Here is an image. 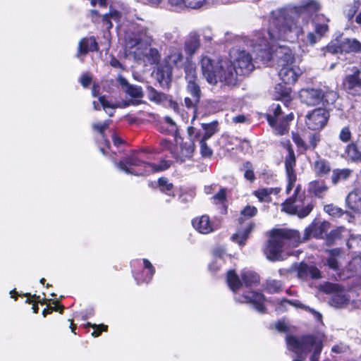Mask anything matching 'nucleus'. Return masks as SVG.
<instances>
[{
  "mask_svg": "<svg viewBox=\"0 0 361 361\" xmlns=\"http://www.w3.org/2000/svg\"><path fill=\"white\" fill-rule=\"evenodd\" d=\"M202 73L206 80L211 85L221 82L228 85H234L237 82L238 70L227 59L214 61L204 56L200 61Z\"/></svg>",
  "mask_w": 361,
  "mask_h": 361,
  "instance_id": "20e7f679",
  "label": "nucleus"
},
{
  "mask_svg": "<svg viewBox=\"0 0 361 361\" xmlns=\"http://www.w3.org/2000/svg\"><path fill=\"white\" fill-rule=\"evenodd\" d=\"M328 257L324 264L335 271L341 270V261L343 259L341 252L338 249L326 250Z\"/></svg>",
  "mask_w": 361,
  "mask_h": 361,
  "instance_id": "412c9836",
  "label": "nucleus"
},
{
  "mask_svg": "<svg viewBox=\"0 0 361 361\" xmlns=\"http://www.w3.org/2000/svg\"><path fill=\"white\" fill-rule=\"evenodd\" d=\"M241 277L246 286L256 285L259 281V276L250 271H245L241 274Z\"/></svg>",
  "mask_w": 361,
  "mask_h": 361,
  "instance_id": "a19ab883",
  "label": "nucleus"
},
{
  "mask_svg": "<svg viewBox=\"0 0 361 361\" xmlns=\"http://www.w3.org/2000/svg\"><path fill=\"white\" fill-rule=\"evenodd\" d=\"M124 92L127 95L133 99L126 104V106L138 105L142 103L141 99L144 96V93L141 87L130 85L124 89Z\"/></svg>",
  "mask_w": 361,
  "mask_h": 361,
  "instance_id": "5701e85b",
  "label": "nucleus"
},
{
  "mask_svg": "<svg viewBox=\"0 0 361 361\" xmlns=\"http://www.w3.org/2000/svg\"><path fill=\"white\" fill-rule=\"evenodd\" d=\"M329 118V114L325 109L317 108L307 114L305 125L310 130H320L327 124Z\"/></svg>",
  "mask_w": 361,
  "mask_h": 361,
  "instance_id": "f8f14e48",
  "label": "nucleus"
},
{
  "mask_svg": "<svg viewBox=\"0 0 361 361\" xmlns=\"http://www.w3.org/2000/svg\"><path fill=\"white\" fill-rule=\"evenodd\" d=\"M159 186L162 192H168L167 194L171 195V190L173 188V184L169 183L168 179L166 178H161L158 180Z\"/></svg>",
  "mask_w": 361,
  "mask_h": 361,
  "instance_id": "09e8293b",
  "label": "nucleus"
},
{
  "mask_svg": "<svg viewBox=\"0 0 361 361\" xmlns=\"http://www.w3.org/2000/svg\"><path fill=\"white\" fill-rule=\"evenodd\" d=\"M199 102L200 101H195V97H192V99L190 97L185 98V105L188 108H194L195 109L193 119H195L196 118L197 110H196L195 107H196V105L199 103Z\"/></svg>",
  "mask_w": 361,
  "mask_h": 361,
  "instance_id": "052dcab7",
  "label": "nucleus"
},
{
  "mask_svg": "<svg viewBox=\"0 0 361 361\" xmlns=\"http://www.w3.org/2000/svg\"><path fill=\"white\" fill-rule=\"evenodd\" d=\"M92 77L89 74H84L80 78V82L84 87H87L91 82Z\"/></svg>",
  "mask_w": 361,
  "mask_h": 361,
  "instance_id": "338daca9",
  "label": "nucleus"
},
{
  "mask_svg": "<svg viewBox=\"0 0 361 361\" xmlns=\"http://www.w3.org/2000/svg\"><path fill=\"white\" fill-rule=\"evenodd\" d=\"M161 145L164 149H169L173 157L180 163L190 159L195 150V144L192 140L184 141L180 137L176 139L174 146L166 140L161 141Z\"/></svg>",
  "mask_w": 361,
  "mask_h": 361,
  "instance_id": "1a4fd4ad",
  "label": "nucleus"
},
{
  "mask_svg": "<svg viewBox=\"0 0 361 361\" xmlns=\"http://www.w3.org/2000/svg\"><path fill=\"white\" fill-rule=\"evenodd\" d=\"M293 140L301 150H314L320 141V135L311 133L308 135L307 140L305 141L299 135L293 133Z\"/></svg>",
  "mask_w": 361,
  "mask_h": 361,
  "instance_id": "a211bd4d",
  "label": "nucleus"
},
{
  "mask_svg": "<svg viewBox=\"0 0 361 361\" xmlns=\"http://www.w3.org/2000/svg\"><path fill=\"white\" fill-rule=\"evenodd\" d=\"M144 267L145 269H147L149 270V276L148 279H145L143 281L148 282L151 280L152 276L154 275L155 270L151 262L146 259H143Z\"/></svg>",
  "mask_w": 361,
  "mask_h": 361,
  "instance_id": "bf43d9fd",
  "label": "nucleus"
},
{
  "mask_svg": "<svg viewBox=\"0 0 361 361\" xmlns=\"http://www.w3.org/2000/svg\"><path fill=\"white\" fill-rule=\"evenodd\" d=\"M168 58L169 63L176 66V67H180L182 65L184 59L181 51L178 49H172L168 56Z\"/></svg>",
  "mask_w": 361,
  "mask_h": 361,
  "instance_id": "ea45409f",
  "label": "nucleus"
},
{
  "mask_svg": "<svg viewBox=\"0 0 361 361\" xmlns=\"http://www.w3.org/2000/svg\"><path fill=\"white\" fill-rule=\"evenodd\" d=\"M324 209L329 215L335 217L341 216L343 214V212L341 208L334 206L333 204L326 205Z\"/></svg>",
  "mask_w": 361,
  "mask_h": 361,
  "instance_id": "8fccbe9b",
  "label": "nucleus"
},
{
  "mask_svg": "<svg viewBox=\"0 0 361 361\" xmlns=\"http://www.w3.org/2000/svg\"><path fill=\"white\" fill-rule=\"evenodd\" d=\"M200 40L199 36L191 32L186 38L184 43L185 52L188 56H192L199 49Z\"/></svg>",
  "mask_w": 361,
  "mask_h": 361,
  "instance_id": "b1692460",
  "label": "nucleus"
},
{
  "mask_svg": "<svg viewBox=\"0 0 361 361\" xmlns=\"http://www.w3.org/2000/svg\"><path fill=\"white\" fill-rule=\"evenodd\" d=\"M343 271L345 277H350L355 274L361 277V256L354 257Z\"/></svg>",
  "mask_w": 361,
  "mask_h": 361,
  "instance_id": "393cba45",
  "label": "nucleus"
},
{
  "mask_svg": "<svg viewBox=\"0 0 361 361\" xmlns=\"http://www.w3.org/2000/svg\"><path fill=\"white\" fill-rule=\"evenodd\" d=\"M345 157L353 161L361 160V152L357 149L355 144L352 143L347 146L345 151Z\"/></svg>",
  "mask_w": 361,
  "mask_h": 361,
  "instance_id": "79ce46f5",
  "label": "nucleus"
},
{
  "mask_svg": "<svg viewBox=\"0 0 361 361\" xmlns=\"http://www.w3.org/2000/svg\"><path fill=\"white\" fill-rule=\"evenodd\" d=\"M351 174V171L348 169H335L333 171L331 180L334 184L338 183L339 181L345 180Z\"/></svg>",
  "mask_w": 361,
  "mask_h": 361,
  "instance_id": "58836bf2",
  "label": "nucleus"
},
{
  "mask_svg": "<svg viewBox=\"0 0 361 361\" xmlns=\"http://www.w3.org/2000/svg\"><path fill=\"white\" fill-rule=\"evenodd\" d=\"M99 102L104 110H106L108 108L112 109H114V106L112 104H111L109 101H107L104 97H100L99 98Z\"/></svg>",
  "mask_w": 361,
  "mask_h": 361,
  "instance_id": "774afa93",
  "label": "nucleus"
},
{
  "mask_svg": "<svg viewBox=\"0 0 361 361\" xmlns=\"http://www.w3.org/2000/svg\"><path fill=\"white\" fill-rule=\"evenodd\" d=\"M279 188H259L254 191L253 194L258 198L260 202H271L270 195L271 194L277 195L280 192Z\"/></svg>",
  "mask_w": 361,
  "mask_h": 361,
  "instance_id": "c85d7f7f",
  "label": "nucleus"
},
{
  "mask_svg": "<svg viewBox=\"0 0 361 361\" xmlns=\"http://www.w3.org/2000/svg\"><path fill=\"white\" fill-rule=\"evenodd\" d=\"M270 28V20L267 30L255 32L248 39V45L256 52L257 57L263 61L268 62L271 60L276 61L279 66L292 65L295 63V59L292 49L285 45L274 46V43L283 39H274L268 34ZM284 41H288L284 39ZM295 40H293L294 42ZM293 42V41H290Z\"/></svg>",
  "mask_w": 361,
  "mask_h": 361,
  "instance_id": "f03ea898",
  "label": "nucleus"
},
{
  "mask_svg": "<svg viewBox=\"0 0 361 361\" xmlns=\"http://www.w3.org/2000/svg\"><path fill=\"white\" fill-rule=\"evenodd\" d=\"M109 126V121H106L103 123H97L93 124L92 128L94 130L102 133L105 129Z\"/></svg>",
  "mask_w": 361,
  "mask_h": 361,
  "instance_id": "e2e57ef3",
  "label": "nucleus"
},
{
  "mask_svg": "<svg viewBox=\"0 0 361 361\" xmlns=\"http://www.w3.org/2000/svg\"><path fill=\"white\" fill-rule=\"evenodd\" d=\"M235 300L240 302L252 303L255 308L259 312H264V296L258 293L248 292L240 297H235Z\"/></svg>",
  "mask_w": 361,
  "mask_h": 361,
  "instance_id": "6ab92c4d",
  "label": "nucleus"
},
{
  "mask_svg": "<svg viewBox=\"0 0 361 361\" xmlns=\"http://www.w3.org/2000/svg\"><path fill=\"white\" fill-rule=\"evenodd\" d=\"M257 213V209L254 206H246L240 213L239 221L241 222L243 219H249L255 216Z\"/></svg>",
  "mask_w": 361,
  "mask_h": 361,
  "instance_id": "49530a36",
  "label": "nucleus"
},
{
  "mask_svg": "<svg viewBox=\"0 0 361 361\" xmlns=\"http://www.w3.org/2000/svg\"><path fill=\"white\" fill-rule=\"evenodd\" d=\"M329 20L324 15H318L314 19L315 32L319 38L328 31Z\"/></svg>",
  "mask_w": 361,
  "mask_h": 361,
  "instance_id": "c756f323",
  "label": "nucleus"
},
{
  "mask_svg": "<svg viewBox=\"0 0 361 361\" xmlns=\"http://www.w3.org/2000/svg\"><path fill=\"white\" fill-rule=\"evenodd\" d=\"M243 168L245 169L244 176L246 179L249 180H253L255 179V174L253 170L252 169V164L250 162H245L243 164Z\"/></svg>",
  "mask_w": 361,
  "mask_h": 361,
  "instance_id": "603ef678",
  "label": "nucleus"
},
{
  "mask_svg": "<svg viewBox=\"0 0 361 361\" xmlns=\"http://www.w3.org/2000/svg\"><path fill=\"white\" fill-rule=\"evenodd\" d=\"M118 16V12L111 13L110 14H105L103 16V21L106 23V24L108 25V27L109 28V27H111V26H112V24L109 20L110 18L116 19V18H117Z\"/></svg>",
  "mask_w": 361,
  "mask_h": 361,
  "instance_id": "69168bd1",
  "label": "nucleus"
},
{
  "mask_svg": "<svg viewBox=\"0 0 361 361\" xmlns=\"http://www.w3.org/2000/svg\"><path fill=\"white\" fill-rule=\"evenodd\" d=\"M322 102L326 104H334L338 98L336 92L334 90L322 91Z\"/></svg>",
  "mask_w": 361,
  "mask_h": 361,
  "instance_id": "a18cd8bd",
  "label": "nucleus"
},
{
  "mask_svg": "<svg viewBox=\"0 0 361 361\" xmlns=\"http://www.w3.org/2000/svg\"><path fill=\"white\" fill-rule=\"evenodd\" d=\"M154 42L152 30L143 26H133L125 36V51L135 60L147 59L151 63H156L159 54L157 49L151 47Z\"/></svg>",
  "mask_w": 361,
  "mask_h": 361,
  "instance_id": "7ed1b4c3",
  "label": "nucleus"
},
{
  "mask_svg": "<svg viewBox=\"0 0 361 361\" xmlns=\"http://www.w3.org/2000/svg\"><path fill=\"white\" fill-rule=\"evenodd\" d=\"M302 242L299 233L295 230L276 229L272 231L270 239L264 249V254L269 260L281 259L283 247L286 245L297 247Z\"/></svg>",
  "mask_w": 361,
  "mask_h": 361,
  "instance_id": "39448f33",
  "label": "nucleus"
},
{
  "mask_svg": "<svg viewBox=\"0 0 361 361\" xmlns=\"http://www.w3.org/2000/svg\"><path fill=\"white\" fill-rule=\"evenodd\" d=\"M318 35H315L313 32H308L305 37L302 38L301 41L305 45L313 46L317 41Z\"/></svg>",
  "mask_w": 361,
  "mask_h": 361,
  "instance_id": "3c124183",
  "label": "nucleus"
},
{
  "mask_svg": "<svg viewBox=\"0 0 361 361\" xmlns=\"http://www.w3.org/2000/svg\"><path fill=\"white\" fill-rule=\"evenodd\" d=\"M255 227L253 223H250L244 229L239 230L236 233L231 237L232 240L236 242L240 245H243L245 241L247 238L249 234L252 232Z\"/></svg>",
  "mask_w": 361,
  "mask_h": 361,
  "instance_id": "7c9ffc66",
  "label": "nucleus"
},
{
  "mask_svg": "<svg viewBox=\"0 0 361 361\" xmlns=\"http://www.w3.org/2000/svg\"><path fill=\"white\" fill-rule=\"evenodd\" d=\"M270 111L272 113L267 115V121L275 133L278 135L287 133L289 130V122L293 120V115L289 114L284 116L279 104H273Z\"/></svg>",
  "mask_w": 361,
  "mask_h": 361,
  "instance_id": "9d476101",
  "label": "nucleus"
},
{
  "mask_svg": "<svg viewBox=\"0 0 361 361\" xmlns=\"http://www.w3.org/2000/svg\"><path fill=\"white\" fill-rule=\"evenodd\" d=\"M98 50V45L94 38H83L78 44V56L79 54H86L89 51H95Z\"/></svg>",
  "mask_w": 361,
  "mask_h": 361,
  "instance_id": "bb28decb",
  "label": "nucleus"
},
{
  "mask_svg": "<svg viewBox=\"0 0 361 361\" xmlns=\"http://www.w3.org/2000/svg\"><path fill=\"white\" fill-rule=\"evenodd\" d=\"M314 169L315 173L319 176H323L328 174L331 171L329 163L322 159H318L314 164Z\"/></svg>",
  "mask_w": 361,
  "mask_h": 361,
  "instance_id": "c9c22d12",
  "label": "nucleus"
},
{
  "mask_svg": "<svg viewBox=\"0 0 361 361\" xmlns=\"http://www.w3.org/2000/svg\"><path fill=\"white\" fill-rule=\"evenodd\" d=\"M225 255V250L222 247H218L214 250V260L209 264V269L212 271H216L222 264V258Z\"/></svg>",
  "mask_w": 361,
  "mask_h": 361,
  "instance_id": "f704fd0d",
  "label": "nucleus"
},
{
  "mask_svg": "<svg viewBox=\"0 0 361 361\" xmlns=\"http://www.w3.org/2000/svg\"><path fill=\"white\" fill-rule=\"evenodd\" d=\"M339 139L344 142H347L350 140L351 132L348 126H345L341 129L339 133Z\"/></svg>",
  "mask_w": 361,
  "mask_h": 361,
  "instance_id": "5fc2aeb1",
  "label": "nucleus"
},
{
  "mask_svg": "<svg viewBox=\"0 0 361 361\" xmlns=\"http://www.w3.org/2000/svg\"><path fill=\"white\" fill-rule=\"evenodd\" d=\"M192 226L198 232L202 234H208L214 231L209 217L207 215L195 218L192 221Z\"/></svg>",
  "mask_w": 361,
  "mask_h": 361,
  "instance_id": "4be33fe9",
  "label": "nucleus"
},
{
  "mask_svg": "<svg viewBox=\"0 0 361 361\" xmlns=\"http://www.w3.org/2000/svg\"><path fill=\"white\" fill-rule=\"evenodd\" d=\"M280 67L279 76L286 84H294L302 74V71L295 63Z\"/></svg>",
  "mask_w": 361,
  "mask_h": 361,
  "instance_id": "f3484780",
  "label": "nucleus"
},
{
  "mask_svg": "<svg viewBox=\"0 0 361 361\" xmlns=\"http://www.w3.org/2000/svg\"><path fill=\"white\" fill-rule=\"evenodd\" d=\"M185 78L187 82H197V75L195 64L187 59L184 66Z\"/></svg>",
  "mask_w": 361,
  "mask_h": 361,
  "instance_id": "2f4dec72",
  "label": "nucleus"
},
{
  "mask_svg": "<svg viewBox=\"0 0 361 361\" xmlns=\"http://www.w3.org/2000/svg\"><path fill=\"white\" fill-rule=\"evenodd\" d=\"M147 90L148 99L151 102L160 104L168 101V96L166 94L157 92L154 87L149 86Z\"/></svg>",
  "mask_w": 361,
  "mask_h": 361,
  "instance_id": "72a5a7b5",
  "label": "nucleus"
},
{
  "mask_svg": "<svg viewBox=\"0 0 361 361\" xmlns=\"http://www.w3.org/2000/svg\"><path fill=\"white\" fill-rule=\"evenodd\" d=\"M298 276L300 279H305L309 276L308 265L301 263L298 269Z\"/></svg>",
  "mask_w": 361,
  "mask_h": 361,
  "instance_id": "13d9d810",
  "label": "nucleus"
},
{
  "mask_svg": "<svg viewBox=\"0 0 361 361\" xmlns=\"http://www.w3.org/2000/svg\"><path fill=\"white\" fill-rule=\"evenodd\" d=\"M230 56L234 61L233 66H237L236 70L239 74L245 75L253 71L252 58L247 51L233 49L230 52Z\"/></svg>",
  "mask_w": 361,
  "mask_h": 361,
  "instance_id": "9b49d317",
  "label": "nucleus"
},
{
  "mask_svg": "<svg viewBox=\"0 0 361 361\" xmlns=\"http://www.w3.org/2000/svg\"><path fill=\"white\" fill-rule=\"evenodd\" d=\"M284 147L288 152V154L285 159V167L288 180L286 187V192L289 193L295 185L297 176L294 171L295 166V157L289 141L284 143Z\"/></svg>",
  "mask_w": 361,
  "mask_h": 361,
  "instance_id": "ddd939ff",
  "label": "nucleus"
},
{
  "mask_svg": "<svg viewBox=\"0 0 361 361\" xmlns=\"http://www.w3.org/2000/svg\"><path fill=\"white\" fill-rule=\"evenodd\" d=\"M300 190V188L298 186L295 190L294 197L289 198L282 204V210L288 214L304 218L312 212L313 204Z\"/></svg>",
  "mask_w": 361,
  "mask_h": 361,
  "instance_id": "6e6552de",
  "label": "nucleus"
},
{
  "mask_svg": "<svg viewBox=\"0 0 361 361\" xmlns=\"http://www.w3.org/2000/svg\"><path fill=\"white\" fill-rule=\"evenodd\" d=\"M329 51L335 53H351L361 51V43L356 39H343L337 46L328 47Z\"/></svg>",
  "mask_w": 361,
  "mask_h": 361,
  "instance_id": "dca6fc26",
  "label": "nucleus"
},
{
  "mask_svg": "<svg viewBox=\"0 0 361 361\" xmlns=\"http://www.w3.org/2000/svg\"><path fill=\"white\" fill-rule=\"evenodd\" d=\"M308 191L317 197H323L328 191V186L324 180H315L309 183Z\"/></svg>",
  "mask_w": 361,
  "mask_h": 361,
  "instance_id": "cd10ccee",
  "label": "nucleus"
},
{
  "mask_svg": "<svg viewBox=\"0 0 361 361\" xmlns=\"http://www.w3.org/2000/svg\"><path fill=\"white\" fill-rule=\"evenodd\" d=\"M202 128L204 131L201 139L208 140L217 131V123H202Z\"/></svg>",
  "mask_w": 361,
  "mask_h": 361,
  "instance_id": "37998d69",
  "label": "nucleus"
},
{
  "mask_svg": "<svg viewBox=\"0 0 361 361\" xmlns=\"http://www.w3.org/2000/svg\"><path fill=\"white\" fill-rule=\"evenodd\" d=\"M348 207L355 212H361V190H355L346 197Z\"/></svg>",
  "mask_w": 361,
  "mask_h": 361,
  "instance_id": "a878e982",
  "label": "nucleus"
},
{
  "mask_svg": "<svg viewBox=\"0 0 361 361\" xmlns=\"http://www.w3.org/2000/svg\"><path fill=\"white\" fill-rule=\"evenodd\" d=\"M300 97L303 103L309 106L317 105L322 102V90L318 89H302Z\"/></svg>",
  "mask_w": 361,
  "mask_h": 361,
  "instance_id": "aec40b11",
  "label": "nucleus"
},
{
  "mask_svg": "<svg viewBox=\"0 0 361 361\" xmlns=\"http://www.w3.org/2000/svg\"><path fill=\"white\" fill-rule=\"evenodd\" d=\"M170 164L166 161H161L159 164H151L140 160L136 156L131 155L121 161L118 167L128 174L135 176H146L152 173L166 170Z\"/></svg>",
  "mask_w": 361,
  "mask_h": 361,
  "instance_id": "0eeeda50",
  "label": "nucleus"
},
{
  "mask_svg": "<svg viewBox=\"0 0 361 361\" xmlns=\"http://www.w3.org/2000/svg\"><path fill=\"white\" fill-rule=\"evenodd\" d=\"M343 86L348 94L353 96H361V74L357 68L353 74L345 76Z\"/></svg>",
  "mask_w": 361,
  "mask_h": 361,
  "instance_id": "2eb2a0df",
  "label": "nucleus"
},
{
  "mask_svg": "<svg viewBox=\"0 0 361 361\" xmlns=\"http://www.w3.org/2000/svg\"><path fill=\"white\" fill-rule=\"evenodd\" d=\"M187 91L195 101H200L201 90L197 82H187Z\"/></svg>",
  "mask_w": 361,
  "mask_h": 361,
  "instance_id": "c03bdc74",
  "label": "nucleus"
},
{
  "mask_svg": "<svg viewBox=\"0 0 361 361\" xmlns=\"http://www.w3.org/2000/svg\"><path fill=\"white\" fill-rule=\"evenodd\" d=\"M87 326H92V328L95 329V330L92 333V335L94 337H97L101 334V332L102 331H107V326L106 325H96V324H92L90 323H87L86 324Z\"/></svg>",
  "mask_w": 361,
  "mask_h": 361,
  "instance_id": "6e6d98bb",
  "label": "nucleus"
},
{
  "mask_svg": "<svg viewBox=\"0 0 361 361\" xmlns=\"http://www.w3.org/2000/svg\"><path fill=\"white\" fill-rule=\"evenodd\" d=\"M323 224L318 222H313L305 230L303 240L309 239L310 236L319 238L322 235Z\"/></svg>",
  "mask_w": 361,
  "mask_h": 361,
  "instance_id": "473e14b6",
  "label": "nucleus"
},
{
  "mask_svg": "<svg viewBox=\"0 0 361 361\" xmlns=\"http://www.w3.org/2000/svg\"><path fill=\"white\" fill-rule=\"evenodd\" d=\"M227 283L233 292L237 291L241 286L242 283L233 270H230L227 274Z\"/></svg>",
  "mask_w": 361,
  "mask_h": 361,
  "instance_id": "e433bc0d",
  "label": "nucleus"
},
{
  "mask_svg": "<svg viewBox=\"0 0 361 361\" xmlns=\"http://www.w3.org/2000/svg\"><path fill=\"white\" fill-rule=\"evenodd\" d=\"M325 291L332 293L329 302L335 307H343L350 300L347 293L338 284L329 283L326 285Z\"/></svg>",
  "mask_w": 361,
  "mask_h": 361,
  "instance_id": "4468645a",
  "label": "nucleus"
},
{
  "mask_svg": "<svg viewBox=\"0 0 361 361\" xmlns=\"http://www.w3.org/2000/svg\"><path fill=\"white\" fill-rule=\"evenodd\" d=\"M349 249L361 256V235H351L347 241Z\"/></svg>",
  "mask_w": 361,
  "mask_h": 361,
  "instance_id": "4c0bfd02",
  "label": "nucleus"
},
{
  "mask_svg": "<svg viewBox=\"0 0 361 361\" xmlns=\"http://www.w3.org/2000/svg\"><path fill=\"white\" fill-rule=\"evenodd\" d=\"M319 9L320 4L315 0H305L298 7L276 9L271 13L268 34L274 39L295 40L302 34V30L297 25L295 18Z\"/></svg>",
  "mask_w": 361,
  "mask_h": 361,
  "instance_id": "f257e3e1",
  "label": "nucleus"
},
{
  "mask_svg": "<svg viewBox=\"0 0 361 361\" xmlns=\"http://www.w3.org/2000/svg\"><path fill=\"white\" fill-rule=\"evenodd\" d=\"M286 343L288 348L297 355L293 361H304L310 352H312L310 360L318 361L323 347L322 339L319 336H306L300 339L287 336Z\"/></svg>",
  "mask_w": 361,
  "mask_h": 361,
  "instance_id": "423d86ee",
  "label": "nucleus"
},
{
  "mask_svg": "<svg viewBox=\"0 0 361 361\" xmlns=\"http://www.w3.org/2000/svg\"><path fill=\"white\" fill-rule=\"evenodd\" d=\"M281 287V284L278 281L269 280L267 282V289L271 293L277 292L279 290H280Z\"/></svg>",
  "mask_w": 361,
  "mask_h": 361,
  "instance_id": "4d7b16f0",
  "label": "nucleus"
},
{
  "mask_svg": "<svg viewBox=\"0 0 361 361\" xmlns=\"http://www.w3.org/2000/svg\"><path fill=\"white\" fill-rule=\"evenodd\" d=\"M212 199L216 203L222 202L226 199V190L221 188L218 192L213 196Z\"/></svg>",
  "mask_w": 361,
  "mask_h": 361,
  "instance_id": "680f3d73",
  "label": "nucleus"
},
{
  "mask_svg": "<svg viewBox=\"0 0 361 361\" xmlns=\"http://www.w3.org/2000/svg\"><path fill=\"white\" fill-rule=\"evenodd\" d=\"M200 152L203 157H210L212 154V150L206 143V140L200 139Z\"/></svg>",
  "mask_w": 361,
  "mask_h": 361,
  "instance_id": "864d4df0",
  "label": "nucleus"
},
{
  "mask_svg": "<svg viewBox=\"0 0 361 361\" xmlns=\"http://www.w3.org/2000/svg\"><path fill=\"white\" fill-rule=\"evenodd\" d=\"M309 276L312 279H319L321 277L320 271L315 267L308 266Z\"/></svg>",
  "mask_w": 361,
  "mask_h": 361,
  "instance_id": "0e129e2a",
  "label": "nucleus"
},
{
  "mask_svg": "<svg viewBox=\"0 0 361 361\" xmlns=\"http://www.w3.org/2000/svg\"><path fill=\"white\" fill-rule=\"evenodd\" d=\"M290 305H292L294 307H300V308H302V309H304L307 311H309L310 312H311L314 316V317L318 320V321H322V314L315 311L314 310L309 307H307L305 305H304L303 304H302L300 301H298V300H294V301H291V302H288Z\"/></svg>",
  "mask_w": 361,
  "mask_h": 361,
  "instance_id": "de8ad7c7",
  "label": "nucleus"
}]
</instances>
